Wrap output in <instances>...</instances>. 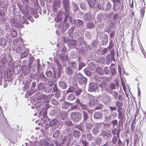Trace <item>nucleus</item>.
I'll use <instances>...</instances> for the list:
<instances>
[{
  "mask_svg": "<svg viewBox=\"0 0 146 146\" xmlns=\"http://www.w3.org/2000/svg\"><path fill=\"white\" fill-rule=\"evenodd\" d=\"M54 61L57 66V69L61 70L62 69V66L60 63L59 60L57 59H55Z\"/></svg>",
  "mask_w": 146,
  "mask_h": 146,
  "instance_id": "nucleus-51",
  "label": "nucleus"
},
{
  "mask_svg": "<svg viewBox=\"0 0 146 146\" xmlns=\"http://www.w3.org/2000/svg\"><path fill=\"white\" fill-rule=\"evenodd\" d=\"M94 78L95 80L98 82L101 81L102 79V77L98 74H96L94 76Z\"/></svg>",
  "mask_w": 146,
  "mask_h": 146,
  "instance_id": "nucleus-61",
  "label": "nucleus"
},
{
  "mask_svg": "<svg viewBox=\"0 0 146 146\" xmlns=\"http://www.w3.org/2000/svg\"><path fill=\"white\" fill-rule=\"evenodd\" d=\"M105 59L104 57L102 56L99 58H98L96 60L98 64L100 65L104 64L105 62Z\"/></svg>",
  "mask_w": 146,
  "mask_h": 146,
  "instance_id": "nucleus-34",
  "label": "nucleus"
},
{
  "mask_svg": "<svg viewBox=\"0 0 146 146\" xmlns=\"http://www.w3.org/2000/svg\"><path fill=\"white\" fill-rule=\"evenodd\" d=\"M73 70L70 66H68L65 69V72L68 75H72L73 73Z\"/></svg>",
  "mask_w": 146,
  "mask_h": 146,
  "instance_id": "nucleus-38",
  "label": "nucleus"
},
{
  "mask_svg": "<svg viewBox=\"0 0 146 146\" xmlns=\"http://www.w3.org/2000/svg\"><path fill=\"white\" fill-rule=\"evenodd\" d=\"M70 64L71 68L74 71H76L78 70V66L76 63L74 62H71Z\"/></svg>",
  "mask_w": 146,
  "mask_h": 146,
  "instance_id": "nucleus-43",
  "label": "nucleus"
},
{
  "mask_svg": "<svg viewBox=\"0 0 146 146\" xmlns=\"http://www.w3.org/2000/svg\"><path fill=\"white\" fill-rule=\"evenodd\" d=\"M71 5L72 6V9L73 11L77 12L79 8L76 3L72 2L71 3Z\"/></svg>",
  "mask_w": 146,
  "mask_h": 146,
  "instance_id": "nucleus-41",
  "label": "nucleus"
},
{
  "mask_svg": "<svg viewBox=\"0 0 146 146\" xmlns=\"http://www.w3.org/2000/svg\"><path fill=\"white\" fill-rule=\"evenodd\" d=\"M44 103V102L42 101L37 102L34 105V107L36 108H38L43 105Z\"/></svg>",
  "mask_w": 146,
  "mask_h": 146,
  "instance_id": "nucleus-54",
  "label": "nucleus"
},
{
  "mask_svg": "<svg viewBox=\"0 0 146 146\" xmlns=\"http://www.w3.org/2000/svg\"><path fill=\"white\" fill-rule=\"evenodd\" d=\"M59 87L62 89H65L67 88V84L64 82L60 81L58 83Z\"/></svg>",
  "mask_w": 146,
  "mask_h": 146,
  "instance_id": "nucleus-33",
  "label": "nucleus"
},
{
  "mask_svg": "<svg viewBox=\"0 0 146 146\" xmlns=\"http://www.w3.org/2000/svg\"><path fill=\"white\" fill-rule=\"evenodd\" d=\"M6 26L5 25H3L2 27L0 26V36H2V35H4L5 34V33L3 31L6 30L5 29V28H4V27Z\"/></svg>",
  "mask_w": 146,
  "mask_h": 146,
  "instance_id": "nucleus-58",
  "label": "nucleus"
},
{
  "mask_svg": "<svg viewBox=\"0 0 146 146\" xmlns=\"http://www.w3.org/2000/svg\"><path fill=\"white\" fill-rule=\"evenodd\" d=\"M92 114L91 115L90 119L86 121L85 123V127L86 131L90 132L94 126V123L93 122L92 119Z\"/></svg>",
  "mask_w": 146,
  "mask_h": 146,
  "instance_id": "nucleus-8",
  "label": "nucleus"
},
{
  "mask_svg": "<svg viewBox=\"0 0 146 146\" xmlns=\"http://www.w3.org/2000/svg\"><path fill=\"white\" fill-rule=\"evenodd\" d=\"M60 133V130L56 129L55 130L53 133V136L54 138H56L58 137Z\"/></svg>",
  "mask_w": 146,
  "mask_h": 146,
  "instance_id": "nucleus-46",
  "label": "nucleus"
},
{
  "mask_svg": "<svg viewBox=\"0 0 146 146\" xmlns=\"http://www.w3.org/2000/svg\"><path fill=\"white\" fill-rule=\"evenodd\" d=\"M50 102L51 104H52L51 106L54 107H56L58 104V102L54 98H52L50 100Z\"/></svg>",
  "mask_w": 146,
  "mask_h": 146,
  "instance_id": "nucleus-36",
  "label": "nucleus"
},
{
  "mask_svg": "<svg viewBox=\"0 0 146 146\" xmlns=\"http://www.w3.org/2000/svg\"><path fill=\"white\" fill-rule=\"evenodd\" d=\"M108 42V36L106 34L104 35L101 38V43L103 46H105Z\"/></svg>",
  "mask_w": 146,
  "mask_h": 146,
  "instance_id": "nucleus-23",
  "label": "nucleus"
},
{
  "mask_svg": "<svg viewBox=\"0 0 146 146\" xmlns=\"http://www.w3.org/2000/svg\"><path fill=\"white\" fill-rule=\"evenodd\" d=\"M67 20H65L64 22H61L60 23L59 27L62 29V34H65V31L69 27V25L68 23L65 22Z\"/></svg>",
  "mask_w": 146,
  "mask_h": 146,
  "instance_id": "nucleus-13",
  "label": "nucleus"
},
{
  "mask_svg": "<svg viewBox=\"0 0 146 146\" xmlns=\"http://www.w3.org/2000/svg\"><path fill=\"white\" fill-rule=\"evenodd\" d=\"M72 134L73 136L74 137L78 139L80 137L81 133L79 131L76 129H74L73 130Z\"/></svg>",
  "mask_w": 146,
  "mask_h": 146,
  "instance_id": "nucleus-27",
  "label": "nucleus"
},
{
  "mask_svg": "<svg viewBox=\"0 0 146 146\" xmlns=\"http://www.w3.org/2000/svg\"><path fill=\"white\" fill-rule=\"evenodd\" d=\"M46 86V85L43 83L40 82L38 85V89L39 90L43 92Z\"/></svg>",
  "mask_w": 146,
  "mask_h": 146,
  "instance_id": "nucleus-42",
  "label": "nucleus"
},
{
  "mask_svg": "<svg viewBox=\"0 0 146 146\" xmlns=\"http://www.w3.org/2000/svg\"><path fill=\"white\" fill-rule=\"evenodd\" d=\"M80 33L79 30L78 29L76 28L75 27V29L74 32V34L73 38L74 37H77L80 36Z\"/></svg>",
  "mask_w": 146,
  "mask_h": 146,
  "instance_id": "nucleus-49",
  "label": "nucleus"
},
{
  "mask_svg": "<svg viewBox=\"0 0 146 146\" xmlns=\"http://www.w3.org/2000/svg\"><path fill=\"white\" fill-rule=\"evenodd\" d=\"M27 17L25 15L21 17V18L18 19L15 17H13L11 19L10 23L12 27H17L19 29L22 28L24 24L28 25L29 22L27 20Z\"/></svg>",
  "mask_w": 146,
  "mask_h": 146,
  "instance_id": "nucleus-2",
  "label": "nucleus"
},
{
  "mask_svg": "<svg viewBox=\"0 0 146 146\" xmlns=\"http://www.w3.org/2000/svg\"><path fill=\"white\" fill-rule=\"evenodd\" d=\"M87 111H82V117L83 121H87L88 118H89V116Z\"/></svg>",
  "mask_w": 146,
  "mask_h": 146,
  "instance_id": "nucleus-30",
  "label": "nucleus"
},
{
  "mask_svg": "<svg viewBox=\"0 0 146 146\" xmlns=\"http://www.w3.org/2000/svg\"><path fill=\"white\" fill-rule=\"evenodd\" d=\"M73 136L71 133L66 134L61 140V144L66 145H69L70 142L73 139Z\"/></svg>",
  "mask_w": 146,
  "mask_h": 146,
  "instance_id": "nucleus-5",
  "label": "nucleus"
},
{
  "mask_svg": "<svg viewBox=\"0 0 146 146\" xmlns=\"http://www.w3.org/2000/svg\"><path fill=\"white\" fill-rule=\"evenodd\" d=\"M123 102L122 101H116L115 102V106L118 108H122L123 105Z\"/></svg>",
  "mask_w": 146,
  "mask_h": 146,
  "instance_id": "nucleus-53",
  "label": "nucleus"
},
{
  "mask_svg": "<svg viewBox=\"0 0 146 146\" xmlns=\"http://www.w3.org/2000/svg\"><path fill=\"white\" fill-rule=\"evenodd\" d=\"M36 92V90H32L30 89V90L27 92L25 95V96L26 97L27 96H31Z\"/></svg>",
  "mask_w": 146,
  "mask_h": 146,
  "instance_id": "nucleus-56",
  "label": "nucleus"
},
{
  "mask_svg": "<svg viewBox=\"0 0 146 146\" xmlns=\"http://www.w3.org/2000/svg\"><path fill=\"white\" fill-rule=\"evenodd\" d=\"M30 0H22L23 4L21 3L17 4V5L22 14L27 19L32 22L34 21V19L29 13L30 7H29Z\"/></svg>",
  "mask_w": 146,
  "mask_h": 146,
  "instance_id": "nucleus-1",
  "label": "nucleus"
},
{
  "mask_svg": "<svg viewBox=\"0 0 146 146\" xmlns=\"http://www.w3.org/2000/svg\"><path fill=\"white\" fill-rule=\"evenodd\" d=\"M58 115L61 120H66L68 117V113L66 111L60 110Z\"/></svg>",
  "mask_w": 146,
  "mask_h": 146,
  "instance_id": "nucleus-14",
  "label": "nucleus"
},
{
  "mask_svg": "<svg viewBox=\"0 0 146 146\" xmlns=\"http://www.w3.org/2000/svg\"><path fill=\"white\" fill-rule=\"evenodd\" d=\"M70 117L73 121L77 123L81 119L82 115L78 112H72L71 114Z\"/></svg>",
  "mask_w": 146,
  "mask_h": 146,
  "instance_id": "nucleus-7",
  "label": "nucleus"
},
{
  "mask_svg": "<svg viewBox=\"0 0 146 146\" xmlns=\"http://www.w3.org/2000/svg\"><path fill=\"white\" fill-rule=\"evenodd\" d=\"M76 102H77V104H78L79 105V106L80 107L82 110H86V111H87L88 113H89L90 115L92 114L93 112V110H92L89 109L87 105L82 103L80 102V100L77 99L76 100Z\"/></svg>",
  "mask_w": 146,
  "mask_h": 146,
  "instance_id": "nucleus-9",
  "label": "nucleus"
},
{
  "mask_svg": "<svg viewBox=\"0 0 146 146\" xmlns=\"http://www.w3.org/2000/svg\"><path fill=\"white\" fill-rule=\"evenodd\" d=\"M103 116L102 113L100 111L96 112L93 115L94 117L96 119H101Z\"/></svg>",
  "mask_w": 146,
  "mask_h": 146,
  "instance_id": "nucleus-31",
  "label": "nucleus"
},
{
  "mask_svg": "<svg viewBox=\"0 0 146 146\" xmlns=\"http://www.w3.org/2000/svg\"><path fill=\"white\" fill-rule=\"evenodd\" d=\"M61 3L60 0H54L52 5H54L58 7H60V6Z\"/></svg>",
  "mask_w": 146,
  "mask_h": 146,
  "instance_id": "nucleus-62",
  "label": "nucleus"
},
{
  "mask_svg": "<svg viewBox=\"0 0 146 146\" xmlns=\"http://www.w3.org/2000/svg\"><path fill=\"white\" fill-rule=\"evenodd\" d=\"M47 99V96L43 94H41L36 98V99L38 100H43Z\"/></svg>",
  "mask_w": 146,
  "mask_h": 146,
  "instance_id": "nucleus-50",
  "label": "nucleus"
},
{
  "mask_svg": "<svg viewBox=\"0 0 146 146\" xmlns=\"http://www.w3.org/2000/svg\"><path fill=\"white\" fill-rule=\"evenodd\" d=\"M107 17V15L106 13H100L98 15V21L100 22L105 20Z\"/></svg>",
  "mask_w": 146,
  "mask_h": 146,
  "instance_id": "nucleus-18",
  "label": "nucleus"
},
{
  "mask_svg": "<svg viewBox=\"0 0 146 146\" xmlns=\"http://www.w3.org/2000/svg\"><path fill=\"white\" fill-rule=\"evenodd\" d=\"M74 24L75 27L80 28L83 25V21L80 19H77L74 21Z\"/></svg>",
  "mask_w": 146,
  "mask_h": 146,
  "instance_id": "nucleus-22",
  "label": "nucleus"
},
{
  "mask_svg": "<svg viewBox=\"0 0 146 146\" xmlns=\"http://www.w3.org/2000/svg\"><path fill=\"white\" fill-rule=\"evenodd\" d=\"M13 48L17 53H21L24 50H25V47L23 45V44L15 45L14 46Z\"/></svg>",
  "mask_w": 146,
  "mask_h": 146,
  "instance_id": "nucleus-15",
  "label": "nucleus"
},
{
  "mask_svg": "<svg viewBox=\"0 0 146 146\" xmlns=\"http://www.w3.org/2000/svg\"><path fill=\"white\" fill-rule=\"evenodd\" d=\"M88 86V90L89 92L95 91L98 88L97 84L94 82L90 83Z\"/></svg>",
  "mask_w": 146,
  "mask_h": 146,
  "instance_id": "nucleus-17",
  "label": "nucleus"
},
{
  "mask_svg": "<svg viewBox=\"0 0 146 146\" xmlns=\"http://www.w3.org/2000/svg\"><path fill=\"white\" fill-rule=\"evenodd\" d=\"M89 69L91 71L94 70L96 68V65L93 62H90L88 64Z\"/></svg>",
  "mask_w": 146,
  "mask_h": 146,
  "instance_id": "nucleus-40",
  "label": "nucleus"
},
{
  "mask_svg": "<svg viewBox=\"0 0 146 146\" xmlns=\"http://www.w3.org/2000/svg\"><path fill=\"white\" fill-rule=\"evenodd\" d=\"M8 60V58L6 56H4L1 59H0V64H3L5 66V64H7Z\"/></svg>",
  "mask_w": 146,
  "mask_h": 146,
  "instance_id": "nucleus-45",
  "label": "nucleus"
},
{
  "mask_svg": "<svg viewBox=\"0 0 146 146\" xmlns=\"http://www.w3.org/2000/svg\"><path fill=\"white\" fill-rule=\"evenodd\" d=\"M92 18V16L89 12L85 13L83 16V19L85 21H90Z\"/></svg>",
  "mask_w": 146,
  "mask_h": 146,
  "instance_id": "nucleus-26",
  "label": "nucleus"
},
{
  "mask_svg": "<svg viewBox=\"0 0 146 146\" xmlns=\"http://www.w3.org/2000/svg\"><path fill=\"white\" fill-rule=\"evenodd\" d=\"M60 124L59 121L56 118L53 119L50 123V127L54 126L57 128Z\"/></svg>",
  "mask_w": 146,
  "mask_h": 146,
  "instance_id": "nucleus-21",
  "label": "nucleus"
},
{
  "mask_svg": "<svg viewBox=\"0 0 146 146\" xmlns=\"http://www.w3.org/2000/svg\"><path fill=\"white\" fill-rule=\"evenodd\" d=\"M75 27L73 26L70 28L68 30L67 33L68 36L73 38Z\"/></svg>",
  "mask_w": 146,
  "mask_h": 146,
  "instance_id": "nucleus-35",
  "label": "nucleus"
},
{
  "mask_svg": "<svg viewBox=\"0 0 146 146\" xmlns=\"http://www.w3.org/2000/svg\"><path fill=\"white\" fill-rule=\"evenodd\" d=\"M72 104L70 103L64 102L62 103V107L63 109H66L69 107L70 106L72 105Z\"/></svg>",
  "mask_w": 146,
  "mask_h": 146,
  "instance_id": "nucleus-47",
  "label": "nucleus"
},
{
  "mask_svg": "<svg viewBox=\"0 0 146 146\" xmlns=\"http://www.w3.org/2000/svg\"><path fill=\"white\" fill-rule=\"evenodd\" d=\"M68 56L66 54H63L60 55V59L62 61H65L67 60Z\"/></svg>",
  "mask_w": 146,
  "mask_h": 146,
  "instance_id": "nucleus-64",
  "label": "nucleus"
},
{
  "mask_svg": "<svg viewBox=\"0 0 146 146\" xmlns=\"http://www.w3.org/2000/svg\"><path fill=\"white\" fill-rule=\"evenodd\" d=\"M95 26V23L92 21L88 22L86 24V28L90 29L94 27Z\"/></svg>",
  "mask_w": 146,
  "mask_h": 146,
  "instance_id": "nucleus-39",
  "label": "nucleus"
},
{
  "mask_svg": "<svg viewBox=\"0 0 146 146\" xmlns=\"http://www.w3.org/2000/svg\"><path fill=\"white\" fill-rule=\"evenodd\" d=\"M107 83L104 80L102 81L99 86L100 87L103 88H106L107 86Z\"/></svg>",
  "mask_w": 146,
  "mask_h": 146,
  "instance_id": "nucleus-59",
  "label": "nucleus"
},
{
  "mask_svg": "<svg viewBox=\"0 0 146 146\" xmlns=\"http://www.w3.org/2000/svg\"><path fill=\"white\" fill-rule=\"evenodd\" d=\"M100 100L106 105H109L111 102V98L106 93H103L100 96Z\"/></svg>",
  "mask_w": 146,
  "mask_h": 146,
  "instance_id": "nucleus-6",
  "label": "nucleus"
},
{
  "mask_svg": "<svg viewBox=\"0 0 146 146\" xmlns=\"http://www.w3.org/2000/svg\"><path fill=\"white\" fill-rule=\"evenodd\" d=\"M98 104V100L94 98H92L90 99L88 103V105L90 108H92L96 105Z\"/></svg>",
  "mask_w": 146,
  "mask_h": 146,
  "instance_id": "nucleus-20",
  "label": "nucleus"
},
{
  "mask_svg": "<svg viewBox=\"0 0 146 146\" xmlns=\"http://www.w3.org/2000/svg\"><path fill=\"white\" fill-rule=\"evenodd\" d=\"M101 135L104 139H106L107 141H108L112 136L111 132L110 130L107 131L103 130L101 132Z\"/></svg>",
  "mask_w": 146,
  "mask_h": 146,
  "instance_id": "nucleus-12",
  "label": "nucleus"
},
{
  "mask_svg": "<svg viewBox=\"0 0 146 146\" xmlns=\"http://www.w3.org/2000/svg\"><path fill=\"white\" fill-rule=\"evenodd\" d=\"M74 78L80 85L85 86L87 81V78L80 73H78L75 75Z\"/></svg>",
  "mask_w": 146,
  "mask_h": 146,
  "instance_id": "nucleus-3",
  "label": "nucleus"
},
{
  "mask_svg": "<svg viewBox=\"0 0 146 146\" xmlns=\"http://www.w3.org/2000/svg\"><path fill=\"white\" fill-rule=\"evenodd\" d=\"M76 45V40H70L69 43L68 44V47L70 48H75Z\"/></svg>",
  "mask_w": 146,
  "mask_h": 146,
  "instance_id": "nucleus-29",
  "label": "nucleus"
},
{
  "mask_svg": "<svg viewBox=\"0 0 146 146\" xmlns=\"http://www.w3.org/2000/svg\"><path fill=\"white\" fill-rule=\"evenodd\" d=\"M31 82V80H28L25 83L24 86V89L25 90H26V89H28L29 88L30 84Z\"/></svg>",
  "mask_w": 146,
  "mask_h": 146,
  "instance_id": "nucleus-52",
  "label": "nucleus"
},
{
  "mask_svg": "<svg viewBox=\"0 0 146 146\" xmlns=\"http://www.w3.org/2000/svg\"><path fill=\"white\" fill-rule=\"evenodd\" d=\"M88 3L90 8L95 9L97 8V3L96 0H87Z\"/></svg>",
  "mask_w": 146,
  "mask_h": 146,
  "instance_id": "nucleus-19",
  "label": "nucleus"
},
{
  "mask_svg": "<svg viewBox=\"0 0 146 146\" xmlns=\"http://www.w3.org/2000/svg\"><path fill=\"white\" fill-rule=\"evenodd\" d=\"M21 44H23V41L22 38L21 37L17 38L13 41V44L14 46L19 45Z\"/></svg>",
  "mask_w": 146,
  "mask_h": 146,
  "instance_id": "nucleus-24",
  "label": "nucleus"
},
{
  "mask_svg": "<svg viewBox=\"0 0 146 146\" xmlns=\"http://www.w3.org/2000/svg\"><path fill=\"white\" fill-rule=\"evenodd\" d=\"M4 28L7 32H10V35L12 37H15L17 35V33L16 31L14 29L11 28L8 25H6V26L4 27Z\"/></svg>",
  "mask_w": 146,
  "mask_h": 146,
  "instance_id": "nucleus-10",
  "label": "nucleus"
},
{
  "mask_svg": "<svg viewBox=\"0 0 146 146\" xmlns=\"http://www.w3.org/2000/svg\"><path fill=\"white\" fill-rule=\"evenodd\" d=\"M111 8V5L110 2L108 1L106 2V9L107 10H110Z\"/></svg>",
  "mask_w": 146,
  "mask_h": 146,
  "instance_id": "nucleus-60",
  "label": "nucleus"
},
{
  "mask_svg": "<svg viewBox=\"0 0 146 146\" xmlns=\"http://www.w3.org/2000/svg\"><path fill=\"white\" fill-rule=\"evenodd\" d=\"M14 12L15 16L16 18H21V13L19 10L15 9L14 10Z\"/></svg>",
  "mask_w": 146,
  "mask_h": 146,
  "instance_id": "nucleus-48",
  "label": "nucleus"
},
{
  "mask_svg": "<svg viewBox=\"0 0 146 146\" xmlns=\"http://www.w3.org/2000/svg\"><path fill=\"white\" fill-rule=\"evenodd\" d=\"M120 7V5L116 3H114L113 6V10L117 11L119 10Z\"/></svg>",
  "mask_w": 146,
  "mask_h": 146,
  "instance_id": "nucleus-57",
  "label": "nucleus"
},
{
  "mask_svg": "<svg viewBox=\"0 0 146 146\" xmlns=\"http://www.w3.org/2000/svg\"><path fill=\"white\" fill-rule=\"evenodd\" d=\"M76 127L78 129L81 131L82 132L84 131V126L83 124L81 123L78 124H76L75 125Z\"/></svg>",
  "mask_w": 146,
  "mask_h": 146,
  "instance_id": "nucleus-37",
  "label": "nucleus"
},
{
  "mask_svg": "<svg viewBox=\"0 0 146 146\" xmlns=\"http://www.w3.org/2000/svg\"><path fill=\"white\" fill-rule=\"evenodd\" d=\"M75 98V94H70L68 95L66 99L68 101H71L74 100Z\"/></svg>",
  "mask_w": 146,
  "mask_h": 146,
  "instance_id": "nucleus-44",
  "label": "nucleus"
},
{
  "mask_svg": "<svg viewBox=\"0 0 146 146\" xmlns=\"http://www.w3.org/2000/svg\"><path fill=\"white\" fill-rule=\"evenodd\" d=\"M96 73L101 75L104 73L103 69L100 67H97L96 68Z\"/></svg>",
  "mask_w": 146,
  "mask_h": 146,
  "instance_id": "nucleus-55",
  "label": "nucleus"
},
{
  "mask_svg": "<svg viewBox=\"0 0 146 146\" xmlns=\"http://www.w3.org/2000/svg\"><path fill=\"white\" fill-rule=\"evenodd\" d=\"M64 16H65V15L64 14V12L62 11L61 10H60L57 14V21H59L61 20Z\"/></svg>",
  "mask_w": 146,
  "mask_h": 146,
  "instance_id": "nucleus-32",
  "label": "nucleus"
},
{
  "mask_svg": "<svg viewBox=\"0 0 146 146\" xmlns=\"http://www.w3.org/2000/svg\"><path fill=\"white\" fill-rule=\"evenodd\" d=\"M7 40L4 38H0V46L5 48L7 45Z\"/></svg>",
  "mask_w": 146,
  "mask_h": 146,
  "instance_id": "nucleus-25",
  "label": "nucleus"
},
{
  "mask_svg": "<svg viewBox=\"0 0 146 146\" xmlns=\"http://www.w3.org/2000/svg\"><path fill=\"white\" fill-rule=\"evenodd\" d=\"M60 110L58 109H53L51 110L50 114L52 116L56 117L59 115Z\"/></svg>",
  "mask_w": 146,
  "mask_h": 146,
  "instance_id": "nucleus-28",
  "label": "nucleus"
},
{
  "mask_svg": "<svg viewBox=\"0 0 146 146\" xmlns=\"http://www.w3.org/2000/svg\"><path fill=\"white\" fill-rule=\"evenodd\" d=\"M86 65V63L82 62H80L79 63L78 70H81L82 68L85 66Z\"/></svg>",
  "mask_w": 146,
  "mask_h": 146,
  "instance_id": "nucleus-63",
  "label": "nucleus"
},
{
  "mask_svg": "<svg viewBox=\"0 0 146 146\" xmlns=\"http://www.w3.org/2000/svg\"><path fill=\"white\" fill-rule=\"evenodd\" d=\"M63 6L65 10L64 15L65 17V20L67 19L69 16L70 13V1L69 0H62Z\"/></svg>",
  "mask_w": 146,
  "mask_h": 146,
  "instance_id": "nucleus-4",
  "label": "nucleus"
},
{
  "mask_svg": "<svg viewBox=\"0 0 146 146\" xmlns=\"http://www.w3.org/2000/svg\"><path fill=\"white\" fill-rule=\"evenodd\" d=\"M49 103V101H48L47 103L46 104H45V107L42 108V110L40 112V115H42L44 118H46L47 117V110L50 107L48 104L47 103Z\"/></svg>",
  "mask_w": 146,
  "mask_h": 146,
  "instance_id": "nucleus-11",
  "label": "nucleus"
},
{
  "mask_svg": "<svg viewBox=\"0 0 146 146\" xmlns=\"http://www.w3.org/2000/svg\"><path fill=\"white\" fill-rule=\"evenodd\" d=\"M31 67L26 65H23L22 66V73L23 75H27L31 71Z\"/></svg>",
  "mask_w": 146,
  "mask_h": 146,
  "instance_id": "nucleus-16",
  "label": "nucleus"
}]
</instances>
